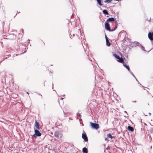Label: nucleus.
Masks as SVG:
<instances>
[{
    "mask_svg": "<svg viewBox=\"0 0 153 153\" xmlns=\"http://www.w3.org/2000/svg\"><path fill=\"white\" fill-rule=\"evenodd\" d=\"M103 13L105 15H108V11H107L106 10H104L103 11Z\"/></svg>",
    "mask_w": 153,
    "mask_h": 153,
    "instance_id": "dca6fc26",
    "label": "nucleus"
},
{
    "mask_svg": "<svg viewBox=\"0 0 153 153\" xmlns=\"http://www.w3.org/2000/svg\"><path fill=\"white\" fill-rule=\"evenodd\" d=\"M117 26L116 27L114 28V29L111 30L110 29V27L109 24L107 22H106L105 24V28L106 30H109V31H113L115 30Z\"/></svg>",
    "mask_w": 153,
    "mask_h": 153,
    "instance_id": "20e7f679",
    "label": "nucleus"
},
{
    "mask_svg": "<svg viewBox=\"0 0 153 153\" xmlns=\"http://www.w3.org/2000/svg\"><path fill=\"white\" fill-rule=\"evenodd\" d=\"M54 135L56 137L59 138L62 137V134L61 132L56 131L54 133Z\"/></svg>",
    "mask_w": 153,
    "mask_h": 153,
    "instance_id": "f03ea898",
    "label": "nucleus"
},
{
    "mask_svg": "<svg viewBox=\"0 0 153 153\" xmlns=\"http://www.w3.org/2000/svg\"><path fill=\"white\" fill-rule=\"evenodd\" d=\"M131 74H132V76H133L134 77V78H135V79L136 80H137V79L135 77V76H134V75L132 73H131Z\"/></svg>",
    "mask_w": 153,
    "mask_h": 153,
    "instance_id": "aec40b11",
    "label": "nucleus"
},
{
    "mask_svg": "<svg viewBox=\"0 0 153 153\" xmlns=\"http://www.w3.org/2000/svg\"><path fill=\"white\" fill-rule=\"evenodd\" d=\"M90 124L92 128L95 129H97L99 128V125L96 123L90 122Z\"/></svg>",
    "mask_w": 153,
    "mask_h": 153,
    "instance_id": "7ed1b4c3",
    "label": "nucleus"
},
{
    "mask_svg": "<svg viewBox=\"0 0 153 153\" xmlns=\"http://www.w3.org/2000/svg\"><path fill=\"white\" fill-rule=\"evenodd\" d=\"M82 137L85 141L87 142L88 141V137L85 132L83 131V132Z\"/></svg>",
    "mask_w": 153,
    "mask_h": 153,
    "instance_id": "423d86ee",
    "label": "nucleus"
},
{
    "mask_svg": "<svg viewBox=\"0 0 153 153\" xmlns=\"http://www.w3.org/2000/svg\"><path fill=\"white\" fill-rule=\"evenodd\" d=\"M27 94H29V93H28V92H27Z\"/></svg>",
    "mask_w": 153,
    "mask_h": 153,
    "instance_id": "a878e982",
    "label": "nucleus"
},
{
    "mask_svg": "<svg viewBox=\"0 0 153 153\" xmlns=\"http://www.w3.org/2000/svg\"><path fill=\"white\" fill-rule=\"evenodd\" d=\"M131 45L132 47L138 46L141 48L143 51H146L144 49V48L142 45L137 42H132L131 43Z\"/></svg>",
    "mask_w": 153,
    "mask_h": 153,
    "instance_id": "f257e3e1",
    "label": "nucleus"
},
{
    "mask_svg": "<svg viewBox=\"0 0 153 153\" xmlns=\"http://www.w3.org/2000/svg\"><path fill=\"white\" fill-rule=\"evenodd\" d=\"M61 99L62 100L63 99V98H62V97H61Z\"/></svg>",
    "mask_w": 153,
    "mask_h": 153,
    "instance_id": "393cba45",
    "label": "nucleus"
},
{
    "mask_svg": "<svg viewBox=\"0 0 153 153\" xmlns=\"http://www.w3.org/2000/svg\"><path fill=\"white\" fill-rule=\"evenodd\" d=\"M150 39V40H151V41H152L153 40V39Z\"/></svg>",
    "mask_w": 153,
    "mask_h": 153,
    "instance_id": "5701e85b",
    "label": "nucleus"
},
{
    "mask_svg": "<svg viewBox=\"0 0 153 153\" xmlns=\"http://www.w3.org/2000/svg\"><path fill=\"white\" fill-rule=\"evenodd\" d=\"M134 102H136V101H135Z\"/></svg>",
    "mask_w": 153,
    "mask_h": 153,
    "instance_id": "bb28decb",
    "label": "nucleus"
},
{
    "mask_svg": "<svg viewBox=\"0 0 153 153\" xmlns=\"http://www.w3.org/2000/svg\"><path fill=\"white\" fill-rule=\"evenodd\" d=\"M145 115H146V116H147L148 115L147 114H145Z\"/></svg>",
    "mask_w": 153,
    "mask_h": 153,
    "instance_id": "cd10ccee",
    "label": "nucleus"
},
{
    "mask_svg": "<svg viewBox=\"0 0 153 153\" xmlns=\"http://www.w3.org/2000/svg\"><path fill=\"white\" fill-rule=\"evenodd\" d=\"M126 34V33L125 32H122L121 33L120 35H124Z\"/></svg>",
    "mask_w": 153,
    "mask_h": 153,
    "instance_id": "6ab92c4d",
    "label": "nucleus"
},
{
    "mask_svg": "<svg viewBox=\"0 0 153 153\" xmlns=\"http://www.w3.org/2000/svg\"><path fill=\"white\" fill-rule=\"evenodd\" d=\"M108 140V139L107 138H105V140Z\"/></svg>",
    "mask_w": 153,
    "mask_h": 153,
    "instance_id": "4be33fe9",
    "label": "nucleus"
},
{
    "mask_svg": "<svg viewBox=\"0 0 153 153\" xmlns=\"http://www.w3.org/2000/svg\"><path fill=\"white\" fill-rule=\"evenodd\" d=\"M148 129L151 133H152L153 132V125H150L149 126Z\"/></svg>",
    "mask_w": 153,
    "mask_h": 153,
    "instance_id": "6e6552de",
    "label": "nucleus"
},
{
    "mask_svg": "<svg viewBox=\"0 0 153 153\" xmlns=\"http://www.w3.org/2000/svg\"><path fill=\"white\" fill-rule=\"evenodd\" d=\"M97 1L98 3V4L100 6H102V4L101 3L100 0H97Z\"/></svg>",
    "mask_w": 153,
    "mask_h": 153,
    "instance_id": "f3484780",
    "label": "nucleus"
},
{
    "mask_svg": "<svg viewBox=\"0 0 153 153\" xmlns=\"http://www.w3.org/2000/svg\"><path fill=\"white\" fill-rule=\"evenodd\" d=\"M106 41V44L107 46H109L110 45V43L109 42L108 39H105Z\"/></svg>",
    "mask_w": 153,
    "mask_h": 153,
    "instance_id": "9b49d317",
    "label": "nucleus"
},
{
    "mask_svg": "<svg viewBox=\"0 0 153 153\" xmlns=\"http://www.w3.org/2000/svg\"><path fill=\"white\" fill-rule=\"evenodd\" d=\"M149 116H150L151 114L150 113H149Z\"/></svg>",
    "mask_w": 153,
    "mask_h": 153,
    "instance_id": "412c9836",
    "label": "nucleus"
},
{
    "mask_svg": "<svg viewBox=\"0 0 153 153\" xmlns=\"http://www.w3.org/2000/svg\"><path fill=\"white\" fill-rule=\"evenodd\" d=\"M76 153H78L76 152Z\"/></svg>",
    "mask_w": 153,
    "mask_h": 153,
    "instance_id": "c85d7f7f",
    "label": "nucleus"
},
{
    "mask_svg": "<svg viewBox=\"0 0 153 153\" xmlns=\"http://www.w3.org/2000/svg\"><path fill=\"white\" fill-rule=\"evenodd\" d=\"M35 135L38 136H40L41 135V134L38 130H35V134L34 135V136H35Z\"/></svg>",
    "mask_w": 153,
    "mask_h": 153,
    "instance_id": "0eeeda50",
    "label": "nucleus"
},
{
    "mask_svg": "<svg viewBox=\"0 0 153 153\" xmlns=\"http://www.w3.org/2000/svg\"><path fill=\"white\" fill-rule=\"evenodd\" d=\"M107 137L108 138H112L113 137L110 134H109L107 135Z\"/></svg>",
    "mask_w": 153,
    "mask_h": 153,
    "instance_id": "a211bd4d",
    "label": "nucleus"
},
{
    "mask_svg": "<svg viewBox=\"0 0 153 153\" xmlns=\"http://www.w3.org/2000/svg\"><path fill=\"white\" fill-rule=\"evenodd\" d=\"M149 38H153V32L152 33L149 32L148 34Z\"/></svg>",
    "mask_w": 153,
    "mask_h": 153,
    "instance_id": "1a4fd4ad",
    "label": "nucleus"
},
{
    "mask_svg": "<svg viewBox=\"0 0 153 153\" xmlns=\"http://www.w3.org/2000/svg\"><path fill=\"white\" fill-rule=\"evenodd\" d=\"M82 152L84 153H87V149L86 148H84L82 149Z\"/></svg>",
    "mask_w": 153,
    "mask_h": 153,
    "instance_id": "2eb2a0df",
    "label": "nucleus"
},
{
    "mask_svg": "<svg viewBox=\"0 0 153 153\" xmlns=\"http://www.w3.org/2000/svg\"><path fill=\"white\" fill-rule=\"evenodd\" d=\"M105 38H107L106 35H105Z\"/></svg>",
    "mask_w": 153,
    "mask_h": 153,
    "instance_id": "b1692460",
    "label": "nucleus"
},
{
    "mask_svg": "<svg viewBox=\"0 0 153 153\" xmlns=\"http://www.w3.org/2000/svg\"><path fill=\"white\" fill-rule=\"evenodd\" d=\"M35 127L37 129H39V124L36 120H35Z\"/></svg>",
    "mask_w": 153,
    "mask_h": 153,
    "instance_id": "4468645a",
    "label": "nucleus"
},
{
    "mask_svg": "<svg viewBox=\"0 0 153 153\" xmlns=\"http://www.w3.org/2000/svg\"><path fill=\"white\" fill-rule=\"evenodd\" d=\"M114 19L113 18H110L108 19L107 20V22H109L111 21H114Z\"/></svg>",
    "mask_w": 153,
    "mask_h": 153,
    "instance_id": "f8f14e48",
    "label": "nucleus"
},
{
    "mask_svg": "<svg viewBox=\"0 0 153 153\" xmlns=\"http://www.w3.org/2000/svg\"><path fill=\"white\" fill-rule=\"evenodd\" d=\"M123 66L126 67L128 71H129L130 68L128 65H127L126 64L124 63L123 62Z\"/></svg>",
    "mask_w": 153,
    "mask_h": 153,
    "instance_id": "9d476101",
    "label": "nucleus"
},
{
    "mask_svg": "<svg viewBox=\"0 0 153 153\" xmlns=\"http://www.w3.org/2000/svg\"><path fill=\"white\" fill-rule=\"evenodd\" d=\"M113 55L116 58L118 59L117 61L123 63V60L122 58H120L117 55L115 54H113Z\"/></svg>",
    "mask_w": 153,
    "mask_h": 153,
    "instance_id": "39448f33",
    "label": "nucleus"
},
{
    "mask_svg": "<svg viewBox=\"0 0 153 153\" xmlns=\"http://www.w3.org/2000/svg\"><path fill=\"white\" fill-rule=\"evenodd\" d=\"M128 129L129 130L131 131H133L134 130L133 128L132 127H131L130 126H128Z\"/></svg>",
    "mask_w": 153,
    "mask_h": 153,
    "instance_id": "ddd939ff",
    "label": "nucleus"
}]
</instances>
